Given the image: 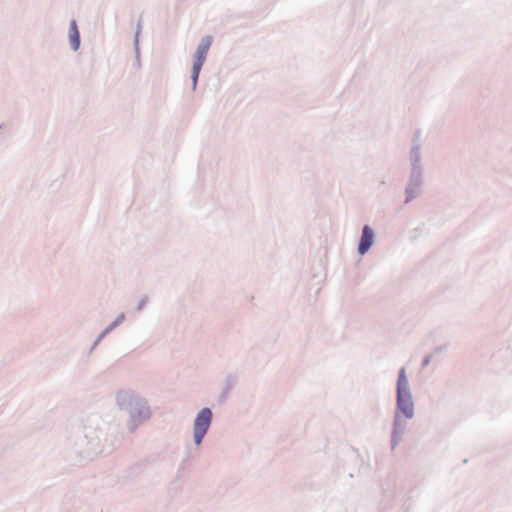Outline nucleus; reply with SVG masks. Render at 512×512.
I'll return each instance as SVG.
<instances>
[{"label":"nucleus","instance_id":"obj_1","mask_svg":"<svg viewBox=\"0 0 512 512\" xmlns=\"http://www.w3.org/2000/svg\"><path fill=\"white\" fill-rule=\"evenodd\" d=\"M212 43V38L210 36H207L202 39L201 43L199 44L196 53H195V60L192 68V81H193V88L195 89L199 77V73L201 71V68L203 66V63L205 61L206 55L210 49Z\"/></svg>","mask_w":512,"mask_h":512},{"label":"nucleus","instance_id":"obj_2","mask_svg":"<svg viewBox=\"0 0 512 512\" xmlns=\"http://www.w3.org/2000/svg\"><path fill=\"white\" fill-rule=\"evenodd\" d=\"M212 420V412L209 408H203L197 415L194 422V441L200 445L203 437L208 431Z\"/></svg>","mask_w":512,"mask_h":512},{"label":"nucleus","instance_id":"obj_3","mask_svg":"<svg viewBox=\"0 0 512 512\" xmlns=\"http://www.w3.org/2000/svg\"><path fill=\"white\" fill-rule=\"evenodd\" d=\"M397 404L399 410L407 417L413 416V402L410 393L397 394Z\"/></svg>","mask_w":512,"mask_h":512},{"label":"nucleus","instance_id":"obj_4","mask_svg":"<svg viewBox=\"0 0 512 512\" xmlns=\"http://www.w3.org/2000/svg\"><path fill=\"white\" fill-rule=\"evenodd\" d=\"M374 240L373 231L369 226H364L361 240L358 246V251L360 254H365L369 248L372 246Z\"/></svg>","mask_w":512,"mask_h":512},{"label":"nucleus","instance_id":"obj_5","mask_svg":"<svg viewBox=\"0 0 512 512\" xmlns=\"http://www.w3.org/2000/svg\"><path fill=\"white\" fill-rule=\"evenodd\" d=\"M69 39L71 46L74 50H77L80 45V35L75 21L70 23L69 27Z\"/></svg>","mask_w":512,"mask_h":512},{"label":"nucleus","instance_id":"obj_6","mask_svg":"<svg viewBox=\"0 0 512 512\" xmlns=\"http://www.w3.org/2000/svg\"><path fill=\"white\" fill-rule=\"evenodd\" d=\"M408 381L405 374V369L402 368L399 373L397 382V394L408 393Z\"/></svg>","mask_w":512,"mask_h":512}]
</instances>
